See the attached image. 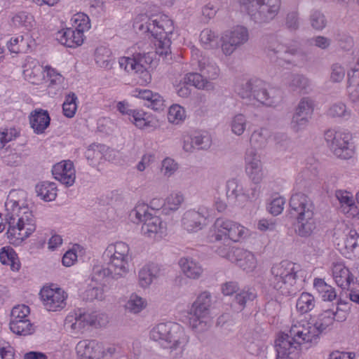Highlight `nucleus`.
<instances>
[{
    "label": "nucleus",
    "mask_w": 359,
    "mask_h": 359,
    "mask_svg": "<svg viewBox=\"0 0 359 359\" xmlns=\"http://www.w3.org/2000/svg\"><path fill=\"white\" fill-rule=\"evenodd\" d=\"M161 273L160 266L154 263L144 266L138 273L139 283L142 287H148Z\"/></svg>",
    "instance_id": "nucleus-30"
},
{
    "label": "nucleus",
    "mask_w": 359,
    "mask_h": 359,
    "mask_svg": "<svg viewBox=\"0 0 359 359\" xmlns=\"http://www.w3.org/2000/svg\"><path fill=\"white\" fill-rule=\"evenodd\" d=\"M208 217V209L200 207L198 210H189L182 218V226L189 233H196L203 229Z\"/></svg>",
    "instance_id": "nucleus-19"
},
{
    "label": "nucleus",
    "mask_w": 359,
    "mask_h": 359,
    "mask_svg": "<svg viewBox=\"0 0 359 359\" xmlns=\"http://www.w3.org/2000/svg\"><path fill=\"white\" fill-rule=\"evenodd\" d=\"M249 236V230L241 224L234 222L230 231L227 241L238 242Z\"/></svg>",
    "instance_id": "nucleus-49"
},
{
    "label": "nucleus",
    "mask_w": 359,
    "mask_h": 359,
    "mask_svg": "<svg viewBox=\"0 0 359 359\" xmlns=\"http://www.w3.org/2000/svg\"><path fill=\"white\" fill-rule=\"evenodd\" d=\"M244 184L239 180L232 178L226 182V195L228 201L236 205L243 206Z\"/></svg>",
    "instance_id": "nucleus-25"
},
{
    "label": "nucleus",
    "mask_w": 359,
    "mask_h": 359,
    "mask_svg": "<svg viewBox=\"0 0 359 359\" xmlns=\"http://www.w3.org/2000/svg\"><path fill=\"white\" fill-rule=\"evenodd\" d=\"M345 248L359 257V234L355 230H351L344 242Z\"/></svg>",
    "instance_id": "nucleus-55"
},
{
    "label": "nucleus",
    "mask_w": 359,
    "mask_h": 359,
    "mask_svg": "<svg viewBox=\"0 0 359 359\" xmlns=\"http://www.w3.org/2000/svg\"><path fill=\"white\" fill-rule=\"evenodd\" d=\"M32 40L28 36L25 37L22 35L14 36L7 43L8 50L13 53H27L31 47Z\"/></svg>",
    "instance_id": "nucleus-34"
},
{
    "label": "nucleus",
    "mask_w": 359,
    "mask_h": 359,
    "mask_svg": "<svg viewBox=\"0 0 359 359\" xmlns=\"http://www.w3.org/2000/svg\"><path fill=\"white\" fill-rule=\"evenodd\" d=\"M264 43L269 55H276L278 58L285 61L287 64L296 65L294 60L287 58V56L298 55L299 50L297 48L285 46L279 41L276 35L265 36Z\"/></svg>",
    "instance_id": "nucleus-18"
},
{
    "label": "nucleus",
    "mask_w": 359,
    "mask_h": 359,
    "mask_svg": "<svg viewBox=\"0 0 359 359\" xmlns=\"http://www.w3.org/2000/svg\"><path fill=\"white\" fill-rule=\"evenodd\" d=\"M285 26L290 31L299 29L300 27V18L297 10L290 11L286 14Z\"/></svg>",
    "instance_id": "nucleus-61"
},
{
    "label": "nucleus",
    "mask_w": 359,
    "mask_h": 359,
    "mask_svg": "<svg viewBox=\"0 0 359 359\" xmlns=\"http://www.w3.org/2000/svg\"><path fill=\"white\" fill-rule=\"evenodd\" d=\"M76 100L77 97L74 93L66 96L62 104L63 114L66 117L72 118L75 115L77 109Z\"/></svg>",
    "instance_id": "nucleus-54"
},
{
    "label": "nucleus",
    "mask_w": 359,
    "mask_h": 359,
    "mask_svg": "<svg viewBox=\"0 0 359 359\" xmlns=\"http://www.w3.org/2000/svg\"><path fill=\"white\" fill-rule=\"evenodd\" d=\"M133 27L135 29L150 34L154 39L156 53L165 57L170 51L171 36L173 34V22L167 15L149 17L142 14L135 19Z\"/></svg>",
    "instance_id": "nucleus-3"
},
{
    "label": "nucleus",
    "mask_w": 359,
    "mask_h": 359,
    "mask_svg": "<svg viewBox=\"0 0 359 359\" xmlns=\"http://www.w3.org/2000/svg\"><path fill=\"white\" fill-rule=\"evenodd\" d=\"M241 8L254 23H269L279 13L282 0H239Z\"/></svg>",
    "instance_id": "nucleus-9"
},
{
    "label": "nucleus",
    "mask_w": 359,
    "mask_h": 359,
    "mask_svg": "<svg viewBox=\"0 0 359 359\" xmlns=\"http://www.w3.org/2000/svg\"><path fill=\"white\" fill-rule=\"evenodd\" d=\"M0 262L4 265H9L13 271H18L20 266L17 254L10 247H4L0 252Z\"/></svg>",
    "instance_id": "nucleus-38"
},
{
    "label": "nucleus",
    "mask_w": 359,
    "mask_h": 359,
    "mask_svg": "<svg viewBox=\"0 0 359 359\" xmlns=\"http://www.w3.org/2000/svg\"><path fill=\"white\" fill-rule=\"evenodd\" d=\"M185 118V110L178 104H173L169 108L168 119L170 123L178 124Z\"/></svg>",
    "instance_id": "nucleus-58"
},
{
    "label": "nucleus",
    "mask_w": 359,
    "mask_h": 359,
    "mask_svg": "<svg viewBox=\"0 0 359 359\" xmlns=\"http://www.w3.org/2000/svg\"><path fill=\"white\" fill-rule=\"evenodd\" d=\"M72 20L74 23V28L83 34L90 27L89 18L84 13H79L75 14Z\"/></svg>",
    "instance_id": "nucleus-60"
},
{
    "label": "nucleus",
    "mask_w": 359,
    "mask_h": 359,
    "mask_svg": "<svg viewBox=\"0 0 359 359\" xmlns=\"http://www.w3.org/2000/svg\"><path fill=\"white\" fill-rule=\"evenodd\" d=\"M54 178L66 187H71L75 182L76 171L70 161H63L56 163L52 168Z\"/></svg>",
    "instance_id": "nucleus-21"
},
{
    "label": "nucleus",
    "mask_w": 359,
    "mask_h": 359,
    "mask_svg": "<svg viewBox=\"0 0 359 359\" xmlns=\"http://www.w3.org/2000/svg\"><path fill=\"white\" fill-rule=\"evenodd\" d=\"M261 185L252 183L249 187L244 186L243 206L247 202L256 201L261 194Z\"/></svg>",
    "instance_id": "nucleus-50"
},
{
    "label": "nucleus",
    "mask_w": 359,
    "mask_h": 359,
    "mask_svg": "<svg viewBox=\"0 0 359 359\" xmlns=\"http://www.w3.org/2000/svg\"><path fill=\"white\" fill-rule=\"evenodd\" d=\"M149 337L165 349L175 358L183 355L189 337L184 328L178 323H162L154 326L149 332Z\"/></svg>",
    "instance_id": "nucleus-5"
},
{
    "label": "nucleus",
    "mask_w": 359,
    "mask_h": 359,
    "mask_svg": "<svg viewBox=\"0 0 359 359\" xmlns=\"http://www.w3.org/2000/svg\"><path fill=\"white\" fill-rule=\"evenodd\" d=\"M313 112V102L309 97H303L300 100L295 108L294 113L311 118Z\"/></svg>",
    "instance_id": "nucleus-52"
},
{
    "label": "nucleus",
    "mask_w": 359,
    "mask_h": 359,
    "mask_svg": "<svg viewBox=\"0 0 359 359\" xmlns=\"http://www.w3.org/2000/svg\"><path fill=\"white\" fill-rule=\"evenodd\" d=\"M106 265H97L93 269L92 280L101 282L104 279L118 280L125 278L130 271L131 259L108 258Z\"/></svg>",
    "instance_id": "nucleus-12"
},
{
    "label": "nucleus",
    "mask_w": 359,
    "mask_h": 359,
    "mask_svg": "<svg viewBox=\"0 0 359 359\" xmlns=\"http://www.w3.org/2000/svg\"><path fill=\"white\" fill-rule=\"evenodd\" d=\"M24 68V76L29 82L35 83L41 79L43 68L37 61L28 62Z\"/></svg>",
    "instance_id": "nucleus-39"
},
{
    "label": "nucleus",
    "mask_w": 359,
    "mask_h": 359,
    "mask_svg": "<svg viewBox=\"0 0 359 359\" xmlns=\"http://www.w3.org/2000/svg\"><path fill=\"white\" fill-rule=\"evenodd\" d=\"M236 93L242 99L257 102L262 106L275 108L283 100L282 90L271 86L266 81L252 78L238 82L235 86Z\"/></svg>",
    "instance_id": "nucleus-4"
},
{
    "label": "nucleus",
    "mask_w": 359,
    "mask_h": 359,
    "mask_svg": "<svg viewBox=\"0 0 359 359\" xmlns=\"http://www.w3.org/2000/svg\"><path fill=\"white\" fill-rule=\"evenodd\" d=\"M334 320V311L331 309L324 311L318 316V319L313 323V325L318 328L319 335Z\"/></svg>",
    "instance_id": "nucleus-44"
},
{
    "label": "nucleus",
    "mask_w": 359,
    "mask_h": 359,
    "mask_svg": "<svg viewBox=\"0 0 359 359\" xmlns=\"http://www.w3.org/2000/svg\"><path fill=\"white\" fill-rule=\"evenodd\" d=\"M309 22L312 29L318 32L323 31L327 25V20L325 15L319 9L311 11Z\"/></svg>",
    "instance_id": "nucleus-41"
},
{
    "label": "nucleus",
    "mask_w": 359,
    "mask_h": 359,
    "mask_svg": "<svg viewBox=\"0 0 359 359\" xmlns=\"http://www.w3.org/2000/svg\"><path fill=\"white\" fill-rule=\"evenodd\" d=\"M269 137V131L266 129L261 128L259 130H255L250 137V144L251 148L262 149L266 147L268 142V138Z\"/></svg>",
    "instance_id": "nucleus-45"
},
{
    "label": "nucleus",
    "mask_w": 359,
    "mask_h": 359,
    "mask_svg": "<svg viewBox=\"0 0 359 359\" xmlns=\"http://www.w3.org/2000/svg\"><path fill=\"white\" fill-rule=\"evenodd\" d=\"M37 196L45 201H54L57 196V187L54 182H42L36 185Z\"/></svg>",
    "instance_id": "nucleus-35"
},
{
    "label": "nucleus",
    "mask_w": 359,
    "mask_h": 359,
    "mask_svg": "<svg viewBox=\"0 0 359 359\" xmlns=\"http://www.w3.org/2000/svg\"><path fill=\"white\" fill-rule=\"evenodd\" d=\"M133 95L147 101L145 105L154 111H163L165 108V100L163 97L149 90L136 88L133 91Z\"/></svg>",
    "instance_id": "nucleus-23"
},
{
    "label": "nucleus",
    "mask_w": 359,
    "mask_h": 359,
    "mask_svg": "<svg viewBox=\"0 0 359 359\" xmlns=\"http://www.w3.org/2000/svg\"><path fill=\"white\" fill-rule=\"evenodd\" d=\"M249 32L244 26H236L222 36V50L226 55H231L238 48L248 42Z\"/></svg>",
    "instance_id": "nucleus-17"
},
{
    "label": "nucleus",
    "mask_w": 359,
    "mask_h": 359,
    "mask_svg": "<svg viewBox=\"0 0 359 359\" xmlns=\"http://www.w3.org/2000/svg\"><path fill=\"white\" fill-rule=\"evenodd\" d=\"M347 93L353 102H359V67L348 73Z\"/></svg>",
    "instance_id": "nucleus-33"
},
{
    "label": "nucleus",
    "mask_w": 359,
    "mask_h": 359,
    "mask_svg": "<svg viewBox=\"0 0 359 359\" xmlns=\"http://www.w3.org/2000/svg\"><path fill=\"white\" fill-rule=\"evenodd\" d=\"M182 274L187 278L198 280L203 274L204 269L201 264L190 257H181L178 262Z\"/></svg>",
    "instance_id": "nucleus-22"
},
{
    "label": "nucleus",
    "mask_w": 359,
    "mask_h": 359,
    "mask_svg": "<svg viewBox=\"0 0 359 359\" xmlns=\"http://www.w3.org/2000/svg\"><path fill=\"white\" fill-rule=\"evenodd\" d=\"M234 255L236 257L233 262L247 273L253 271L257 267L256 258L251 252L236 248L234 250Z\"/></svg>",
    "instance_id": "nucleus-28"
},
{
    "label": "nucleus",
    "mask_w": 359,
    "mask_h": 359,
    "mask_svg": "<svg viewBox=\"0 0 359 359\" xmlns=\"http://www.w3.org/2000/svg\"><path fill=\"white\" fill-rule=\"evenodd\" d=\"M211 306V295L205 291L201 292L193 303L189 311V324L193 329L202 330L206 325Z\"/></svg>",
    "instance_id": "nucleus-14"
},
{
    "label": "nucleus",
    "mask_w": 359,
    "mask_h": 359,
    "mask_svg": "<svg viewBox=\"0 0 359 359\" xmlns=\"http://www.w3.org/2000/svg\"><path fill=\"white\" fill-rule=\"evenodd\" d=\"M290 215L297 219L295 232L302 237L310 236L316 226L313 201L308 196L297 193L290 198Z\"/></svg>",
    "instance_id": "nucleus-6"
},
{
    "label": "nucleus",
    "mask_w": 359,
    "mask_h": 359,
    "mask_svg": "<svg viewBox=\"0 0 359 359\" xmlns=\"http://www.w3.org/2000/svg\"><path fill=\"white\" fill-rule=\"evenodd\" d=\"M107 322V316L97 312L87 313L78 309L70 313L65 320V326L75 333L88 325L103 326Z\"/></svg>",
    "instance_id": "nucleus-13"
},
{
    "label": "nucleus",
    "mask_w": 359,
    "mask_h": 359,
    "mask_svg": "<svg viewBox=\"0 0 359 359\" xmlns=\"http://www.w3.org/2000/svg\"><path fill=\"white\" fill-rule=\"evenodd\" d=\"M9 325L11 330L18 335H28L34 330L33 325L28 319L10 321Z\"/></svg>",
    "instance_id": "nucleus-43"
},
{
    "label": "nucleus",
    "mask_w": 359,
    "mask_h": 359,
    "mask_svg": "<svg viewBox=\"0 0 359 359\" xmlns=\"http://www.w3.org/2000/svg\"><path fill=\"white\" fill-rule=\"evenodd\" d=\"M147 306V302L142 297L133 293L130 297L125 304V309L131 313H139Z\"/></svg>",
    "instance_id": "nucleus-46"
},
{
    "label": "nucleus",
    "mask_w": 359,
    "mask_h": 359,
    "mask_svg": "<svg viewBox=\"0 0 359 359\" xmlns=\"http://www.w3.org/2000/svg\"><path fill=\"white\" fill-rule=\"evenodd\" d=\"M99 344L95 340H82L76 346L78 355L83 359H95L99 355Z\"/></svg>",
    "instance_id": "nucleus-31"
},
{
    "label": "nucleus",
    "mask_w": 359,
    "mask_h": 359,
    "mask_svg": "<svg viewBox=\"0 0 359 359\" xmlns=\"http://www.w3.org/2000/svg\"><path fill=\"white\" fill-rule=\"evenodd\" d=\"M332 276L337 285L342 289H348L353 282L354 276L342 263H334L332 267Z\"/></svg>",
    "instance_id": "nucleus-27"
},
{
    "label": "nucleus",
    "mask_w": 359,
    "mask_h": 359,
    "mask_svg": "<svg viewBox=\"0 0 359 359\" xmlns=\"http://www.w3.org/2000/svg\"><path fill=\"white\" fill-rule=\"evenodd\" d=\"M222 292L226 296L236 294L231 302V307L237 312L242 311L248 302H252L257 297L255 289L245 287L240 290L236 281H228L222 284Z\"/></svg>",
    "instance_id": "nucleus-15"
},
{
    "label": "nucleus",
    "mask_w": 359,
    "mask_h": 359,
    "mask_svg": "<svg viewBox=\"0 0 359 359\" xmlns=\"http://www.w3.org/2000/svg\"><path fill=\"white\" fill-rule=\"evenodd\" d=\"M318 328L306 319L293 320L288 332L281 333L276 340V359H293L300 345L316 341Z\"/></svg>",
    "instance_id": "nucleus-1"
},
{
    "label": "nucleus",
    "mask_w": 359,
    "mask_h": 359,
    "mask_svg": "<svg viewBox=\"0 0 359 359\" xmlns=\"http://www.w3.org/2000/svg\"><path fill=\"white\" fill-rule=\"evenodd\" d=\"M328 116L333 118H341L348 120L351 116V110L348 109L344 103L337 102L330 106L327 111Z\"/></svg>",
    "instance_id": "nucleus-47"
},
{
    "label": "nucleus",
    "mask_w": 359,
    "mask_h": 359,
    "mask_svg": "<svg viewBox=\"0 0 359 359\" xmlns=\"http://www.w3.org/2000/svg\"><path fill=\"white\" fill-rule=\"evenodd\" d=\"M230 126L233 134L238 136L241 135L246 128V117L243 114H238L235 115L231 121Z\"/></svg>",
    "instance_id": "nucleus-53"
},
{
    "label": "nucleus",
    "mask_w": 359,
    "mask_h": 359,
    "mask_svg": "<svg viewBox=\"0 0 359 359\" xmlns=\"http://www.w3.org/2000/svg\"><path fill=\"white\" fill-rule=\"evenodd\" d=\"M148 53H137L133 57H122L119 58L120 67L129 74H136L142 77L145 82L150 81L151 76L147 70L151 58Z\"/></svg>",
    "instance_id": "nucleus-16"
},
{
    "label": "nucleus",
    "mask_w": 359,
    "mask_h": 359,
    "mask_svg": "<svg viewBox=\"0 0 359 359\" xmlns=\"http://www.w3.org/2000/svg\"><path fill=\"white\" fill-rule=\"evenodd\" d=\"M50 118L48 111L42 109H35L29 116L32 128L36 134L43 133L49 126Z\"/></svg>",
    "instance_id": "nucleus-29"
},
{
    "label": "nucleus",
    "mask_w": 359,
    "mask_h": 359,
    "mask_svg": "<svg viewBox=\"0 0 359 359\" xmlns=\"http://www.w3.org/2000/svg\"><path fill=\"white\" fill-rule=\"evenodd\" d=\"M196 64L200 73L187 74L184 78V83L198 89L213 90L215 88L213 81L217 79L220 74L219 67L212 59L205 55H201Z\"/></svg>",
    "instance_id": "nucleus-8"
},
{
    "label": "nucleus",
    "mask_w": 359,
    "mask_h": 359,
    "mask_svg": "<svg viewBox=\"0 0 359 359\" xmlns=\"http://www.w3.org/2000/svg\"><path fill=\"white\" fill-rule=\"evenodd\" d=\"M296 273V265L293 262L283 261L274 264L271 269V277L269 279V287L280 295H294L298 290L295 286Z\"/></svg>",
    "instance_id": "nucleus-7"
},
{
    "label": "nucleus",
    "mask_w": 359,
    "mask_h": 359,
    "mask_svg": "<svg viewBox=\"0 0 359 359\" xmlns=\"http://www.w3.org/2000/svg\"><path fill=\"white\" fill-rule=\"evenodd\" d=\"M40 296L45 308L49 311L60 310L66 305L67 295L61 288L43 287Z\"/></svg>",
    "instance_id": "nucleus-20"
},
{
    "label": "nucleus",
    "mask_w": 359,
    "mask_h": 359,
    "mask_svg": "<svg viewBox=\"0 0 359 359\" xmlns=\"http://www.w3.org/2000/svg\"><path fill=\"white\" fill-rule=\"evenodd\" d=\"M233 222L228 219L217 218L210 229L212 241H227Z\"/></svg>",
    "instance_id": "nucleus-26"
},
{
    "label": "nucleus",
    "mask_w": 359,
    "mask_h": 359,
    "mask_svg": "<svg viewBox=\"0 0 359 359\" xmlns=\"http://www.w3.org/2000/svg\"><path fill=\"white\" fill-rule=\"evenodd\" d=\"M8 226L7 237L12 243L20 244L29 238L36 229V219L28 206L8 198L5 204Z\"/></svg>",
    "instance_id": "nucleus-2"
},
{
    "label": "nucleus",
    "mask_w": 359,
    "mask_h": 359,
    "mask_svg": "<svg viewBox=\"0 0 359 359\" xmlns=\"http://www.w3.org/2000/svg\"><path fill=\"white\" fill-rule=\"evenodd\" d=\"M316 306L314 297L308 292H303L299 297L296 303L297 310L302 314L312 311Z\"/></svg>",
    "instance_id": "nucleus-42"
},
{
    "label": "nucleus",
    "mask_w": 359,
    "mask_h": 359,
    "mask_svg": "<svg viewBox=\"0 0 359 359\" xmlns=\"http://www.w3.org/2000/svg\"><path fill=\"white\" fill-rule=\"evenodd\" d=\"M95 60L97 65L104 69H111L112 66V57L110 49L104 46H100L95 52Z\"/></svg>",
    "instance_id": "nucleus-40"
},
{
    "label": "nucleus",
    "mask_w": 359,
    "mask_h": 359,
    "mask_svg": "<svg viewBox=\"0 0 359 359\" xmlns=\"http://www.w3.org/2000/svg\"><path fill=\"white\" fill-rule=\"evenodd\" d=\"M103 256L105 259L114 257L116 259H131L128 245L121 241L109 245L105 250Z\"/></svg>",
    "instance_id": "nucleus-32"
},
{
    "label": "nucleus",
    "mask_w": 359,
    "mask_h": 359,
    "mask_svg": "<svg viewBox=\"0 0 359 359\" xmlns=\"http://www.w3.org/2000/svg\"><path fill=\"white\" fill-rule=\"evenodd\" d=\"M57 40L63 46L76 48L83 42V34L74 28H66L56 34Z\"/></svg>",
    "instance_id": "nucleus-24"
},
{
    "label": "nucleus",
    "mask_w": 359,
    "mask_h": 359,
    "mask_svg": "<svg viewBox=\"0 0 359 359\" xmlns=\"http://www.w3.org/2000/svg\"><path fill=\"white\" fill-rule=\"evenodd\" d=\"M29 312V306L25 304L17 305L11 311L10 321L28 319L27 317Z\"/></svg>",
    "instance_id": "nucleus-63"
},
{
    "label": "nucleus",
    "mask_w": 359,
    "mask_h": 359,
    "mask_svg": "<svg viewBox=\"0 0 359 359\" xmlns=\"http://www.w3.org/2000/svg\"><path fill=\"white\" fill-rule=\"evenodd\" d=\"M336 198L341 204V210L348 212L355 205L353 197L349 192L338 190L335 193Z\"/></svg>",
    "instance_id": "nucleus-48"
},
{
    "label": "nucleus",
    "mask_w": 359,
    "mask_h": 359,
    "mask_svg": "<svg viewBox=\"0 0 359 359\" xmlns=\"http://www.w3.org/2000/svg\"><path fill=\"white\" fill-rule=\"evenodd\" d=\"M310 119L304 116L294 113L290 123L291 128L295 132H299L307 126Z\"/></svg>",
    "instance_id": "nucleus-64"
},
{
    "label": "nucleus",
    "mask_w": 359,
    "mask_h": 359,
    "mask_svg": "<svg viewBox=\"0 0 359 359\" xmlns=\"http://www.w3.org/2000/svg\"><path fill=\"white\" fill-rule=\"evenodd\" d=\"M313 286L323 301L332 302L337 298L335 289L326 283L324 279L315 278L313 280Z\"/></svg>",
    "instance_id": "nucleus-36"
},
{
    "label": "nucleus",
    "mask_w": 359,
    "mask_h": 359,
    "mask_svg": "<svg viewBox=\"0 0 359 359\" xmlns=\"http://www.w3.org/2000/svg\"><path fill=\"white\" fill-rule=\"evenodd\" d=\"M285 85L292 90H305L309 85V79L302 74H287Z\"/></svg>",
    "instance_id": "nucleus-37"
},
{
    "label": "nucleus",
    "mask_w": 359,
    "mask_h": 359,
    "mask_svg": "<svg viewBox=\"0 0 359 359\" xmlns=\"http://www.w3.org/2000/svg\"><path fill=\"white\" fill-rule=\"evenodd\" d=\"M148 206L142 204L137 205L130 213V217L134 222H142V233L149 237L154 238L156 235L163 234L165 226L161 219L148 211Z\"/></svg>",
    "instance_id": "nucleus-11"
},
{
    "label": "nucleus",
    "mask_w": 359,
    "mask_h": 359,
    "mask_svg": "<svg viewBox=\"0 0 359 359\" xmlns=\"http://www.w3.org/2000/svg\"><path fill=\"white\" fill-rule=\"evenodd\" d=\"M184 201V196L180 192H175L170 194L163 203L165 209L170 210H177L182 202Z\"/></svg>",
    "instance_id": "nucleus-59"
},
{
    "label": "nucleus",
    "mask_w": 359,
    "mask_h": 359,
    "mask_svg": "<svg viewBox=\"0 0 359 359\" xmlns=\"http://www.w3.org/2000/svg\"><path fill=\"white\" fill-rule=\"evenodd\" d=\"M324 138L327 147L336 157L349 159L354 155V146L350 133L331 128L325 132Z\"/></svg>",
    "instance_id": "nucleus-10"
},
{
    "label": "nucleus",
    "mask_w": 359,
    "mask_h": 359,
    "mask_svg": "<svg viewBox=\"0 0 359 359\" xmlns=\"http://www.w3.org/2000/svg\"><path fill=\"white\" fill-rule=\"evenodd\" d=\"M13 22L16 27L29 30L33 27V17L25 12L18 13L13 18Z\"/></svg>",
    "instance_id": "nucleus-56"
},
{
    "label": "nucleus",
    "mask_w": 359,
    "mask_h": 359,
    "mask_svg": "<svg viewBox=\"0 0 359 359\" xmlns=\"http://www.w3.org/2000/svg\"><path fill=\"white\" fill-rule=\"evenodd\" d=\"M245 169H249L262 166V163L261 162L260 156L258 154L257 151L252 148L248 149L245 155Z\"/></svg>",
    "instance_id": "nucleus-57"
},
{
    "label": "nucleus",
    "mask_w": 359,
    "mask_h": 359,
    "mask_svg": "<svg viewBox=\"0 0 359 359\" xmlns=\"http://www.w3.org/2000/svg\"><path fill=\"white\" fill-rule=\"evenodd\" d=\"M222 245H218L216 250V252L221 257H225L231 262H233L236 256L234 255V250L231 246V242L228 241H223Z\"/></svg>",
    "instance_id": "nucleus-62"
},
{
    "label": "nucleus",
    "mask_w": 359,
    "mask_h": 359,
    "mask_svg": "<svg viewBox=\"0 0 359 359\" xmlns=\"http://www.w3.org/2000/svg\"><path fill=\"white\" fill-rule=\"evenodd\" d=\"M200 41L206 49L217 46V36L210 29H203L200 34Z\"/></svg>",
    "instance_id": "nucleus-51"
}]
</instances>
